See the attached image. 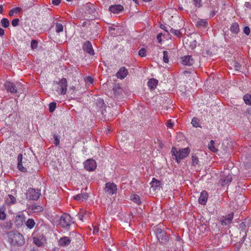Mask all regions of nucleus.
<instances>
[{
	"label": "nucleus",
	"instance_id": "nucleus-1",
	"mask_svg": "<svg viewBox=\"0 0 251 251\" xmlns=\"http://www.w3.org/2000/svg\"><path fill=\"white\" fill-rule=\"evenodd\" d=\"M172 156H175V159L177 163L186 158L190 153V150L188 148L184 149H178V150L173 147L171 150Z\"/></svg>",
	"mask_w": 251,
	"mask_h": 251
},
{
	"label": "nucleus",
	"instance_id": "nucleus-2",
	"mask_svg": "<svg viewBox=\"0 0 251 251\" xmlns=\"http://www.w3.org/2000/svg\"><path fill=\"white\" fill-rule=\"evenodd\" d=\"M4 87L7 92L15 94L20 93V89L22 88V84L19 82L14 83L7 81L4 84Z\"/></svg>",
	"mask_w": 251,
	"mask_h": 251
},
{
	"label": "nucleus",
	"instance_id": "nucleus-3",
	"mask_svg": "<svg viewBox=\"0 0 251 251\" xmlns=\"http://www.w3.org/2000/svg\"><path fill=\"white\" fill-rule=\"evenodd\" d=\"M26 198L29 200L37 201L41 196L40 190L29 188L25 193Z\"/></svg>",
	"mask_w": 251,
	"mask_h": 251
},
{
	"label": "nucleus",
	"instance_id": "nucleus-4",
	"mask_svg": "<svg viewBox=\"0 0 251 251\" xmlns=\"http://www.w3.org/2000/svg\"><path fill=\"white\" fill-rule=\"evenodd\" d=\"M154 234L159 242L165 243L168 241V237L163 229L160 228H156L154 230Z\"/></svg>",
	"mask_w": 251,
	"mask_h": 251
},
{
	"label": "nucleus",
	"instance_id": "nucleus-5",
	"mask_svg": "<svg viewBox=\"0 0 251 251\" xmlns=\"http://www.w3.org/2000/svg\"><path fill=\"white\" fill-rule=\"evenodd\" d=\"M73 222L70 215L67 214H63L59 220V224L63 227L69 226Z\"/></svg>",
	"mask_w": 251,
	"mask_h": 251
},
{
	"label": "nucleus",
	"instance_id": "nucleus-6",
	"mask_svg": "<svg viewBox=\"0 0 251 251\" xmlns=\"http://www.w3.org/2000/svg\"><path fill=\"white\" fill-rule=\"evenodd\" d=\"M67 90V79L63 78L57 83L56 91L60 95H65L66 94Z\"/></svg>",
	"mask_w": 251,
	"mask_h": 251
},
{
	"label": "nucleus",
	"instance_id": "nucleus-7",
	"mask_svg": "<svg viewBox=\"0 0 251 251\" xmlns=\"http://www.w3.org/2000/svg\"><path fill=\"white\" fill-rule=\"evenodd\" d=\"M84 168L88 171H93L97 167V163L95 160L92 159H87L84 163Z\"/></svg>",
	"mask_w": 251,
	"mask_h": 251
},
{
	"label": "nucleus",
	"instance_id": "nucleus-8",
	"mask_svg": "<svg viewBox=\"0 0 251 251\" xmlns=\"http://www.w3.org/2000/svg\"><path fill=\"white\" fill-rule=\"evenodd\" d=\"M12 242L14 244H16L18 246H22L24 245L25 243V240L23 235L20 233L14 234Z\"/></svg>",
	"mask_w": 251,
	"mask_h": 251
},
{
	"label": "nucleus",
	"instance_id": "nucleus-9",
	"mask_svg": "<svg viewBox=\"0 0 251 251\" xmlns=\"http://www.w3.org/2000/svg\"><path fill=\"white\" fill-rule=\"evenodd\" d=\"M181 63L183 65L191 66L194 63V59L191 55H184L181 58Z\"/></svg>",
	"mask_w": 251,
	"mask_h": 251
},
{
	"label": "nucleus",
	"instance_id": "nucleus-10",
	"mask_svg": "<svg viewBox=\"0 0 251 251\" xmlns=\"http://www.w3.org/2000/svg\"><path fill=\"white\" fill-rule=\"evenodd\" d=\"M105 191L109 194L112 195L116 193L117 186L113 183H106L105 184Z\"/></svg>",
	"mask_w": 251,
	"mask_h": 251
},
{
	"label": "nucleus",
	"instance_id": "nucleus-11",
	"mask_svg": "<svg viewBox=\"0 0 251 251\" xmlns=\"http://www.w3.org/2000/svg\"><path fill=\"white\" fill-rule=\"evenodd\" d=\"M83 49L84 50H85L89 54L91 55L94 54V50L90 41H87L84 43L83 45Z\"/></svg>",
	"mask_w": 251,
	"mask_h": 251
},
{
	"label": "nucleus",
	"instance_id": "nucleus-12",
	"mask_svg": "<svg viewBox=\"0 0 251 251\" xmlns=\"http://www.w3.org/2000/svg\"><path fill=\"white\" fill-rule=\"evenodd\" d=\"M124 10V7L121 4H115L109 6V10L114 14H119Z\"/></svg>",
	"mask_w": 251,
	"mask_h": 251
},
{
	"label": "nucleus",
	"instance_id": "nucleus-13",
	"mask_svg": "<svg viewBox=\"0 0 251 251\" xmlns=\"http://www.w3.org/2000/svg\"><path fill=\"white\" fill-rule=\"evenodd\" d=\"M25 216L24 214L17 215L15 219V224L17 227H21L25 221Z\"/></svg>",
	"mask_w": 251,
	"mask_h": 251
},
{
	"label": "nucleus",
	"instance_id": "nucleus-14",
	"mask_svg": "<svg viewBox=\"0 0 251 251\" xmlns=\"http://www.w3.org/2000/svg\"><path fill=\"white\" fill-rule=\"evenodd\" d=\"M16 198L11 194H8L6 197L5 198V203L7 206H11L16 202Z\"/></svg>",
	"mask_w": 251,
	"mask_h": 251
},
{
	"label": "nucleus",
	"instance_id": "nucleus-15",
	"mask_svg": "<svg viewBox=\"0 0 251 251\" xmlns=\"http://www.w3.org/2000/svg\"><path fill=\"white\" fill-rule=\"evenodd\" d=\"M90 213L84 209H80L79 212L78 213L77 216L78 219L82 221H84V220H86L89 217Z\"/></svg>",
	"mask_w": 251,
	"mask_h": 251
},
{
	"label": "nucleus",
	"instance_id": "nucleus-16",
	"mask_svg": "<svg viewBox=\"0 0 251 251\" xmlns=\"http://www.w3.org/2000/svg\"><path fill=\"white\" fill-rule=\"evenodd\" d=\"M208 197V195L207 192L206 191H202L199 199V203L202 205L205 204L207 201Z\"/></svg>",
	"mask_w": 251,
	"mask_h": 251
},
{
	"label": "nucleus",
	"instance_id": "nucleus-17",
	"mask_svg": "<svg viewBox=\"0 0 251 251\" xmlns=\"http://www.w3.org/2000/svg\"><path fill=\"white\" fill-rule=\"evenodd\" d=\"M128 74V71L125 67H121L116 74V76L118 78L124 79Z\"/></svg>",
	"mask_w": 251,
	"mask_h": 251
},
{
	"label": "nucleus",
	"instance_id": "nucleus-18",
	"mask_svg": "<svg viewBox=\"0 0 251 251\" xmlns=\"http://www.w3.org/2000/svg\"><path fill=\"white\" fill-rule=\"evenodd\" d=\"M233 218V213H231L229 214L227 216L224 217L221 220V223L222 225L226 226L231 223Z\"/></svg>",
	"mask_w": 251,
	"mask_h": 251
},
{
	"label": "nucleus",
	"instance_id": "nucleus-19",
	"mask_svg": "<svg viewBox=\"0 0 251 251\" xmlns=\"http://www.w3.org/2000/svg\"><path fill=\"white\" fill-rule=\"evenodd\" d=\"M71 242V240L68 237H63L58 241V245L61 247H66L68 246Z\"/></svg>",
	"mask_w": 251,
	"mask_h": 251
},
{
	"label": "nucleus",
	"instance_id": "nucleus-20",
	"mask_svg": "<svg viewBox=\"0 0 251 251\" xmlns=\"http://www.w3.org/2000/svg\"><path fill=\"white\" fill-rule=\"evenodd\" d=\"M229 30L232 34L237 35L240 31L239 25L238 23H233L230 27Z\"/></svg>",
	"mask_w": 251,
	"mask_h": 251
},
{
	"label": "nucleus",
	"instance_id": "nucleus-21",
	"mask_svg": "<svg viewBox=\"0 0 251 251\" xmlns=\"http://www.w3.org/2000/svg\"><path fill=\"white\" fill-rule=\"evenodd\" d=\"M23 155L22 154H19L17 157V160H18V168L19 170L23 172H25L26 171V169L23 166Z\"/></svg>",
	"mask_w": 251,
	"mask_h": 251
},
{
	"label": "nucleus",
	"instance_id": "nucleus-22",
	"mask_svg": "<svg viewBox=\"0 0 251 251\" xmlns=\"http://www.w3.org/2000/svg\"><path fill=\"white\" fill-rule=\"evenodd\" d=\"M232 181V176L230 175H228L227 176L224 177L221 179L220 183L222 185L224 186L229 184Z\"/></svg>",
	"mask_w": 251,
	"mask_h": 251
},
{
	"label": "nucleus",
	"instance_id": "nucleus-23",
	"mask_svg": "<svg viewBox=\"0 0 251 251\" xmlns=\"http://www.w3.org/2000/svg\"><path fill=\"white\" fill-rule=\"evenodd\" d=\"M150 185L153 190H156L158 188H159V186L161 185V182L157 180L156 178H153L150 183Z\"/></svg>",
	"mask_w": 251,
	"mask_h": 251
},
{
	"label": "nucleus",
	"instance_id": "nucleus-24",
	"mask_svg": "<svg viewBox=\"0 0 251 251\" xmlns=\"http://www.w3.org/2000/svg\"><path fill=\"white\" fill-rule=\"evenodd\" d=\"M86 10L88 13L92 15L93 16H95V13L96 12V9L95 6L93 4H88L86 6Z\"/></svg>",
	"mask_w": 251,
	"mask_h": 251
},
{
	"label": "nucleus",
	"instance_id": "nucleus-25",
	"mask_svg": "<svg viewBox=\"0 0 251 251\" xmlns=\"http://www.w3.org/2000/svg\"><path fill=\"white\" fill-rule=\"evenodd\" d=\"M88 198L86 193H81L74 196V199L77 201H83Z\"/></svg>",
	"mask_w": 251,
	"mask_h": 251
},
{
	"label": "nucleus",
	"instance_id": "nucleus-26",
	"mask_svg": "<svg viewBox=\"0 0 251 251\" xmlns=\"http://www.w3.org/2000/svg\"><path fill=\"white\" fill-rule=\"evenodd\" d=\"M6 208L4 205L0 206V220L4 221L5 220L6 217V214L5 213Z\"/></svg>",
	"mask_w": 251,
	"mask_h": 251
},
{
	"label": "nucleus",
	"instance_id": "nucleus-27",
	"mask_svg": "<svg viewBox=\"0 0 251 251\" xmlns=\"http://www.w3.org/2000/svg\"><path fill=\"white\" fill-rule=\"evenodd\" d=\"M208 25V22L205 19H201L196 23V26L198 27L204 28Z\"/></svg>",
	"mask_w": 251,
	"mask_h": 251
},
{
	"label": "nucleus",
	"instance_id": "nucleus-28",
	"mask_svg": "<svg viewBox=\"0 0 251 251\" xmlns=\"http://www.w3.org/2000/svg\"><path fill=\"white\" fill-rule=\"evenodd\" d=\"M158 83V80L154 78H151L148 82V85L151 89H154Z\"/></svg>",
	"mask_w": 251,
	"mask_h": 251
},
{
	"label": "nucleus",
	"instance_id": "nucleus-29",
	"mask_svg": "<svg viewBox=\"0 0 251 251\" xmlns=\"http://www.w3.org/2000/svg\"><path fill=\"white\" fill-rule=\"evenodd\" d=\"M30 208L33 212H38L42 211L43 210L42 206L35 204H32L31 205Z\"/></svg>",
	"mask_w": 251,
	"mask_h": 251
},
{
	"label": "nucleus",
	"instance_id": "nucleus-30",
	"mask_svg": "<svg viewBox=\"0 0 251 251\" xmlns=\"http://www.w3.org/2000/svg\"><path fill=\"white\" fill-rule=\"evenodd\" d=\"M25 225L27 228L32 229L34 227L35 223L32 219H28L25 222Z\"/></svg>",
	"mask_w": 251,
	"mask_h": 251
},
{
	"label": "nucleus",
	"instance_id": "nucleus-31",
	"mask_svg": "<svg viewBox=\"0 0 251 251\" xmlns=\"http://www.w3.org/2000/svg\"><path fill=\"white\" fill-rule=\"evenodd\" d=\"M131 200L136 203L137 204H140L141 203V199L139 196L134 194L131 196Z\"/></svg>",
	"mask_w": 251,
	"mask_h": 251
},
{
	"label": "nucleus",
	"instance_id": "nucleus-32",
	"mask_svg": "<svg viewBox=\"0 0 251 251\" xmlns=\"http://www.w3.org/2000/svg\"><path fill=\"white\" fill-rule=\"evenodd\" d=\"M169 32L173 33V34H174L175 35H176L177 37H179L180 36L181 33L180 32V30L175 29L170 26L169 27Z\"/></svg>",
	"mask_w": 251,
	"mask_h": 251
},
{
	"label": "nucleus",
	"instance_id": "nucleus-33",
	"mask_svg": "<svg viewBox=\"0 0 251 251\" xmlns=\"http://www.w3.org/2000/svg\"><path fill=\"white\" fill-rule=\"evenodd\" d=\"M63 30V25L59 23H55V31L57 33L62 32Z\"/></svg>",
	"mask_w": 251,
	"mask_h": 251
},
{
	"label": "nucleus",
	"instance_id": "nucleus-34",
	"mask_svg": "<svg viewBox=\"0 0 251 251\" xmlns=\"http://www.w3.org/2000/svg\"><path fill=\"white\" fill-rule=\"evenodd\" d=\"M244 100L246 104L251 105V95L246 94L244 96Z\"/></svg>",
	"mask_w": 251,
	"mask_h": 251
},
{
	"label": "nucleus",
	"instance_id": "nucleus-35",
	"mask_svg": "<svg viewBox=\"0 0 251 251\" xmlns=\"http://www.w3.org/2000/svg\"><path fill=\"white\" fill-rule=\"evenodd\" d=\"M208 149L212 152H215L217 151V150L214 146V141L211 140L208 144Z\"/></svg>",
	"mask_w": 251,
	"mask_h": 251
},
{
	"label": "nucleus",
	"instance_id": "nucleus-36",
	"mask_svg": "<svg viewBox=\"0 0 251 251\" xmlns=\"http://www.w3.org/2000/svg\"><path fill=\"white\" fill-rule=\"evenodd\" d=\"M1 25L4 27L6 28L9 26V22L7 18H2L1 20Z\"/></svg>",
	"mask_w": 251,
	"mask_h": 251
},
{
	"label": "nucleus",
	"instance_id": "nucleus-37",
	"mask_svg": "<svg viewBox=\"0 0 251 251\" xmlns=\"http://www.w3.org/2000/svg\"><path fill=\"white\" fill-rule=\"evenodd\" d=\"M21 10V8L20 7H15L11 10H10L9 12V15L10 16H13L14 13H19Z\"/></svg>",
	"mask_w": 251,
	"mask_h": 251
},
{
	"label": "nucleus",
	"instance_id": "nucleus-38",
	"mask_svg": "<svg viewBox=\"0 0 251 251\" xmlns=\"http://www.w3.org/2000/svg\"><path fill=\"white\" fill-rule=\"evenodd\" d=\"M163 60L165 63H168L169 62V52L168 51L165 50L163 52Z\"/></svg>",
	"mask_w": 251,
	"mask_h": 251
},
{
	"label": "nucleus",
	"instance_id": "nucleus-39",
	"mask_svg": "<svg viewBox=\"0 0 251 251\" xmlns=\"http://www.w3.org/2000/svg\"><path fill=\"white\" fill-rule=\"evenodd\" d=\"M193 126L197 127L200 126L199 121L197 118L194 117L191 121Z\"/></svg>",
	"mask_w": 251,
	"mask_h": 251
},
{
	"label": "nucleus",
	"instance_id": "nucleus-40",
	"mask_svg": "<svg viewBox=\"0 0 251 251\" xmlns=\"http://www.w3.org/2000/svg\"><path fill=\"white\" fill-rule=\"evenodd\" d=\"M56 102H50L49 104V111L51 113L53 112L56 108Z\"/></svg>",
	"mask_w": 251,
	"mask_h": 251
},
{
	"label": "nucleus",
	"instance_id": "nucleus-41",
	"mask_svg": "<svg viewBox=\"0 0 251 251\" xmlns=\"http://www.w3.org/2000/svg\"><path fill=\"white\" fill-rule=\"evenodd\" d=\"M53 136L54 138V141H53L54 144L56 146H58L60 143V140H59V136L55 133L53 134Z\"/></svg>",
	"mask_w": 251,
	"mask_h": 251
},
{
	"label": "nucleus",
	"instance_id": "nucleus-42",
	"mask_svg": "<svg viewBox=\"0 0 251 251\" xmlns=\"http://www.w3.org/2000/svg\"><path fill=\"white\" fill-rule=\"evenodd\" d=\"M192 165L194 166H196L197 164H198L199 163V159L198 158L195 156V155H193L192 156Z\"/></svg>",
	"mask_w": 251,
	"mask_h": 251
},
{
	"label": "nucleus",
	"instance_id": "nucleus-43",
	"mask_svg": "<svg viewBox=\"0 0 251 251\" xmlns=\"http://www.w3.org/2000/svg\"><path fill=\"white\" fill-rule=\"evenodd\" d=\"M139 55L141 57H145L146 56V50L144 48L141 49L138 52Z\"/></svg>",
	"mask_w": 251,
	"mask_h": 251
},
{
	"label": "nucleus",
	"instance_id": "nucleus-44",
	"mask_svg": "<svg viewBox=\"0 0 251 251\" xmlns=\"http://www.w3.org/2000/svg\"><path fill=\"white\" fill-rule=\"evenodd\" d=\"M38 43L35 40H33L31 42V48L34 50L37 48Z\"/></svg>",
	"mask_w": 251,
	"mask_h": 251
},
{
	"label": "nucleus",
	"instance_id": "nucleus-45",
	"mask_svg": "<svg viewBox=\"0 0 251 251\" xmlns=\"http://www.w3.org/2000/svg\"><path fill=\"white\" fill-rule=\"evenodd\" d=\"M33 242L36 245H37L39 247L41 246L43 244L41 240H40L39 239L36 237L33 238Z\"/></svg>",
	"mask_w": 251,
	"mask_h": 251
},
{
	"label": "nucleus",
	"instance_id": "nucleus-46",
	"mask_svg": "<svg viewBox=\"0 0 251 251\" xmlns=\"http://www.w3.org/2000/svg\"><path fill=\"white\" fill-rule=\"evenodd\" d=\"M194 4L197 7H201L202 6L201 0H194Z\"/></svg>",
	"mask_w": 251,
	"mask_h": 251
},
{
	"label": "nucleus",
	"instance_id": "nucleus-47",
	"mask_svg": "<svg viewBox=\"0 0 251 251\" xmlns=\"http://www.w3.org/2000/svg\"><path fill=\"white\" fill-rule=\"evenodd\" d=\"M19 19L16 18L12 20L11 24H12V26H16L19 25Z\"/></svg>",
	"mask_w": 251,
	"mask_h": 251
},
{
	"label": "nucleus",
	"instance_id": "nucleus-48",
	"mask_svg": "<svg viewBox=\"0 0 251 251\" xmlns=\"http://www.w3.org/2000/svg\"><path fill=\"white\" fill-rule=\"evenodd\" d=\"M243 31L246 35H249L250 33V29L249 27L248 26H245L243 29Z\"/></svg>",
	"mask_w": 251,
	"mask_h": 251
},
{
	"label": "nucleus",
	"instance_id": "nucleus-49",
	"mask_svg": "<svg viewBox=\"0 0 251 251\" xmlns=\"http://www.w3.org/2000/svg\"><path fill=\"white\" fill-rule=\"evenodd\" d=\"M174 123L171 120H168L167 122L166 126L168 127L172 128L174 126Z\"/></svg>",
	"mask_w": 251,
	"mask_h": 251
},
{
	"label": "nucleus",
	"instance_id": "nucleus-50",
	"mask_svg": "<svg viewBox=\"0 0 251 251\" xmlns=\"http://www.w3.org/2000/svg\"><path fill=\"white\" fill-rule=\"evenodd\" d=\"M241 65H240V63H239L238 62H235L234 68L236 70H237V71L240 70L241 69Z\"/></svg>",
	"mask_w": 251,
	"mask_h": 251
},
{
	"label": "nucleus",
	"instance_id": "nucleus-51",
	"mask_svg": "<svg viewBox=\"0 0 251 251\" xmlns=\"http://www.w3.org/2000/svg\"><path fill=\"white\" fill-rule=\"evenodd\" d=\"M246 227V225L244 222L241 223L239 225V228L241 229V230L243 231Z\"/></svg>",
	"mask_w": 251,
	"mask_h": 251
},
{
	"label": "nucleus",
	"instance_id": "nucleus-52",
	"mask_svg": "<svg viewBox=\"0 0 251 251\" xmlns=\"http://www.w3.org/2000/svg\"><path fill=\"white\" fill-rule=\"evenodd\" d=\"M160 28L163 30H164L167 33L169 32V27L166 26L165 25H161Z\"/></svg>",
	"mask_w": 251,
	"mask_h": 251
},
{
	"label": "nucleus",
	"instance_id": "nucleus-53",
	"mask_svg": "<svg viewBox=\"0 0 251 251\" xmlns=\"http://www.w3.org/2000/svg\"><path fill=\"white\" fill-rule=\"evenodd\" d=\"M86 81L90 84L93 83L94 81L93 78L91 76H88L86 77Z\"/></svg>",
	"mask_w": 251,
	"mask_h": 251
},
{
	"label": "nucleus",
	"instance_id": "nucleus-54",
	"mask_svg": "<svg viewBox=\"0 0 251 251\" xmlns=\"http://www.w3.org/2000/svg\"><path fill=\"white\" fill-rule=\"evenodd\" d=\"M52 3L54 5H58L60 3V0H52Z\"/></svg>",
	"mask_w": 251,
	"mask_h": 251
},
{
	"label": "nucleus",
	"instance_id": "nucleus-55",
	"mask_svg": "<svg viewBox=\"0 0 251 251\" xmlns=\"http://www.w3.org/2000/svg\"><path fill=\"white\" fill-rule=\"evenodd\" d=\"M161 36H162V33H158L157 35V39L158 40L159 42H160L161 41Z\"/></svg>",
	"mask_w": 251,
	"mask_h": 251
},
{
	"label": "nucleus",
	"instance_id": "nucleus-56",
	"mask_svg": "<svg viewBox=\"0 0 251 251\" xmlns=\"http://www.w3.org/2000/svg\"><path fill=\"white\" fill-rule=\"evenodd\" d=\"M244 5L246 7L248 8H251V4L249 2H246Z\"/></svg>",
	"mask_w": 251,
	"mask_h": 251
},
{
	"label": "nucleus",
	"instance_id": "nucleus-57",
	"mask_svg": "<svg viewBox=\"0 0 251 251\" xmlns=\"http://www.w3.org/2000/svg\"><path fill=\"white\" fill-rule=\"evenodd\" d=\"M4 34V30L3 29L0 28V36H1Z\"/></svg>",
	"mask_w": 251,
	"mask_h": 251
},
{
	"label": "nucleus",
	"instance_id": "nucleus-58",
	"mask_svg": "<svg viewBox=\"0 0 251 251\" xmlns=\"http://www.w3.org/2000/svg\"><path fill=\"white\" fill-rule=\"evenodd\" d=\"M99 232V229L96 227H94L93 232L94 233H98Z\"/></svg>",
	"mask_w": 251,
	"mask_h": 251
},
{
	"label": "nucleus",
	"instance_id": "nucleus-59",
	"mask_svg": "<svg viewBox=\"0 0 251 251\" xmlns=\"http://www.w3.org/2000/svg\"><path fill=\"white\" fill-rule=\"evenodd\" d=\"M2 12H3V7L1 5H0V13H2Z\"/></svg>",
	"mask_w": 251,
	"mask_h": 251
},
{
	"label": "nucleus",
	"instance_id": "nucleus-60",
	"mask_svg": "<svg viewBox=\"0 0 251 251\" xmlns=\"http://www.w3.org/2000/svg\"><path fill=\"white\" fill-rule=\"evenodd\" d=\"M110 239H107V240L106 241H105V242H106V241H107V244H111V241H110Z\"/></svg>",
	"mask_w": 251,
	"mask_h": 251
},
{
	"label": "nucleus",
	"instance_id": "nucleus-61",
	"mask_svg": "<svg viewBox=\"0 0 251 251\" xmlns=\"http://www.w3.org/2000/svg\"><path fill=\"white\" fill-rule=\"evenodd\" d=\"M189 72L188 71H184L183 72V73L184 74H187V73H189Z\"/></svg>",
	"mask_w": 251,
	"mask_h": 251
},
{
	"label": "nucleus",
	"instance_id": "nucleus-62",
	"mask_svg": "<svg viewBox=\"0 0 251 251\" xmlns=\"http://www.w3.org/2000/svg\"><path fill=\"white\" fill-rule=\"evenodd\" d=\"M143 0L145 2H149V1H151L152 0Z\"/></svg>",
	"mask_w": 251,
	"mask_h": 251
},
{
	"label": "nucleus",
	"instance_id": "nucleus-63",
	"mask_svg": "<svg viewBox=\"0 0 251 251\" xmlns=\"http://www.w3.org/2000/svg\"><path fill=\"white\" fill-rule=\"evenodd\" d=\"M133 1H134L136 3L138 4L137 0H133Z\"/></svg>",
	"mask_w": 251,
	"mask_h": 251
},
{
	"label": "nucleus",
	"instance_id": "nucleus-64",
	"mask_svg": "<svg viewBox=\"0 0 251 251\" xmlns=\"http://www.w3.org/2000/svg\"><path fill=\"white\" fill-rule=\"evenodd\" d=\"M21 89H22V88L20 89V93H21V91H22V90ZM18 94H19V93Z\"/></svg>",
	"mask_w": 251,
	"mask_h": 251
}]
</instances>
